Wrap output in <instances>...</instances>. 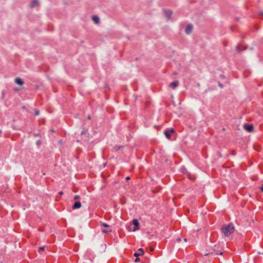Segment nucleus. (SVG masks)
<instances>
[{"label": "nucleus", "mask_w": 263, "mask_h": 263, "mask_svg": "<svg viewBox=\"0 0 263 263\" xmlns=\"http://www.w3.org/2000/svg\"><path fill=\"white\" fill-rule=\"evenodd\" d=\"M222 232L226 236H229L234 231V228L232 224H229L227 226H224L221 229Z\"/></svg>", "instance_id": "nucleus-1"}, {"label": "nucleus", "mask_w": 263, "mask_h": 263, "mask_svg": "<svg viewBox=\"0 0 263 263\" xmlns=\"http://www.w3.org/2000/svg\"><path fill=\"white\" fill-rule=\"evenodd\" d=\"M140 229V223L137 219H133V232H135Z\"/></svg>", "instance_id": "nucleus-2"}, {"label": "nucleus", "mask_w": 263, "mask_h": 263, "mask_svg": "<svg viewBox=\"0 0 263 263\" xmlns=\"http://www.w3.org/2000/svg\"><path fill=\"white\" fill-rule=\"evenodd\" d=\"M40 5L39 0H32L31 2L29 5L30 8H34L39 7Z\"/></svg>", "instance_id": "nucleus-3"}, {"label": "nucleus", "mask_w": 263, "mask_h": 263, "mask_svg": "<svg viewBox=\"0 0 263 263\" xmlns=\"http://www.w3.org/2000/svg\"><path fill=\"white\" fill-rule=\"evenodd\" d=\"M175 132L174 129L173 128H171L169 130H166L164 131V134L166 136V137L170 139L171 138V134L174 133Z\"/></svg>", "instance_id": "nucleus-4"}, {"label": "nucleus", "mask_w": 263, "mask_h": 263, "mask_svg": "<svg viewBox=\"0 0 263 263\" xmlns=\"http://www.w3.org/2000/svg\"><path fill=\"white\" fill-rule=\"evenodd\" d=\"M164 13L165 17H166V18L168 20H170L171 18V16L173 14V12L172 11H171L170 10H165L164 11Z\"/></svg>", "instance_id": "nucleus-5"}, {"label": "nucleus", "mask_w": 263, "mask_h": 263, "mask_svg": "<svg viewBox=\"0 0 263 263\" xmlns=\"http://www.w3.org/2000/svg\"><path fill=\"white\" fill-rule=\"evenodd\" d=\"M245 129L249 132H251L253 130V126L251 124H245L243 125Z\"/></svg>", "instance_id": "nucleus-6"}, {"label": "nucleus", "mask_w": 263, "mask_h": 263, "mask_svg": "<svg viewBox=\"0 0 263 263\" xmlns=\"http://www.w3.org/2000/svg\"><path fill=\"white\" fill-rule=\"evenodd\" d=\"M193 29V25L192 24H189V25H187V26H186V27L185 28V32L186 33V34H189L192 31Z\"/></svg>", "instance_id": "nucleus-7"}, {"label": "nucleus", "mask_w": 263, "mask_h": 263, "mask_svg": "<svg viewBox=\"0 0 263 263\" xmlns=\"http://www.w3.org/2000/svg\"><path fill=\"white\" fill-rule=\"evenodd\" d=\"M179 85L178 81H175L170 84V87L173 89H175Z\"/></svg>", "instance_id": "nucleus-8"}, {"label": "nucleus", "mask_w": 263, "mask_h": 263, "mask_svg": "<svg viewBox=\"0 0 263 263\" xmlns=\"http://www.w3.org/2000/svg\"><path fill=\"white\" fill-rule=\"evenodd\" d=\"M81 206L82 205L80 201H76L72 205V208L73 210H76L80 208Z\"/></svg>", "instance_id": "nucleus-9"}, {"label": "nucleus", "mask_w": 263, "mask_h": 263, "mask_svg": "<svg viewBox=\"0 0 263 263\" xmlns=\"http://www.w3.org/2000/svg\"><path fill=\"white\" fill-rule=\"evenodd\" d=\"M92 20L95 23V24L99 25L100 23V19L97 15H93L92 16Z\"/></svg>", "instance_id": "nucleus-10"}, {"label": "nucleus", "mask_w": 263, "mask_h": 263, "mask_svg": "<svg viewBox=\"0 0 263 263\" xmlns=\"http://www.w3.org/2000/svg\"><path fill=\"white\" fill-rule=\"evenodd\" d=\"M15 82L20 85H22L24 84V81L20 78H16L15 79Z\"/></svg>", "instance_id": "nucleus-11"}, {"label": "nucleus", "mask_w": 263, "mask_h": 263, "mask_svg": "<svg viewBox=\"0 0 263 263\" xmlns=\"http://www.w3.org/2000/svg\"><path fill=\"white\" fill-rule=\"evenodd\" d=\"M139 253L140 256H142L144 254V251L142 248L139 249L137 252Z\"/></svg>", "instance_id": "nucleus-12"}, {"label": "nucleus", "mask_w": 263, "mask_h": 263, "mask_svg": "<svg viewBox=\"0 0 263 263\" xmlns=\"http://www.w3.org/2000/svg\"><path fill=\"white\" fill-rule=\"evenodd\" d=\"M122 147V146H119L116 145V146H114V148L115 149V150L116 151H119L120 148H121Z\"/></svg>", "instance_id": "nucleus-13"}, {"label": "nucleus", "mask_w": 263, "mask_h": 263, "mask_svg": "<svg viewBox=\"0 0 263 263\" xmlns=\"http://www.w3.org/2000/svg\"><path fill=\"white\" fill-rule=\"evenodd\" d=\"M101 224L102 226H103L104 227H106V228L109 227V225L106 223H103L102 222H101Z\"/></svg>", "instance_id": "nucleus-14"}, {"label": "nucleus", "mask_w": 263, "mask_h": 263, "mask_svg": "<svg viewBox=\"0 0 263 263\" xmlns=\"http://www.w3.org/2000/svg\"><path fill=\"white\" fill-rule=\"evenodd\" d=\"M46 246H43V247H41L39 248V251H43L44 250Z\"/></svg>", "instance_id": "nucleus-15"}, {"label": "nucleus", "mask_w": 263, "mask_h": 263, "mask_svg": "<svg viewBox=\"0 0 263 263\" xmlns=\"http://www.w3.org/2000/svg\"><path fill=\"white\" fill-rule=\"evenodd\" d=\"M36 144L37 146H40V145L41 144V140H37V141L36 142Z\"/></svg>", "instance_id": "nucleus-16"}, {"label": "nucleus", "mask_w": 263, "mask_h": 263, "mask_svg": "<svg viewBox=\"0 0 263 263\" xmlns=\"http://www.w3.org/2000/svg\"><path fill=\"white\" fill-rule=\"evenodd\" d=\"M80 198L79 195H75L73 197L74 200H77Z\"/></svg>", "instance_id": "nucleus-17"}, {"label": "nucleus", "mask_w": 263, "mask_h": 263, "mask_svg": "<svg viewBox=\"0 0 263 263\" xmlns=\"http://www.w3.org/2000/svg\"><path fill=\"white\" fill-rule=\"evenodd\" d=\"M40 113V110H36L35 111V115L36 116L39 115Z\"/></svg>", "instance_id": "nucleus-18"}, {"label": "nucleus", "mask_w": 263, "mask_h": 263, "mask_svg": "<svg viewBox=\"0 0 263 263\" xmlns=\"http://www.w3.org/2000/svg\"><path fill=\"white\" fill-rule=\"evenodd\" d=\"M87 132V131L83 130V131H82V132L81 133V135H86Z\"/></svg>", "instance_id": "nucleus-19"}, {"label": "nucleus", "mask_w": 263, "mask_h": 263, "mask_svg": "<svg viewBox=\"0 0 263 263\" xmlns=\"http://www.w3.org/2000/svg\"><path fill=\"white\" fill-rule=\"evenodd\" d=\"M134 255L136 257H138L139 256H140L139 253H138L137 252H136L134 253Z\"/></svg>", "instance_id": "nucleus-20"}, {"label": "nucleus", "mask_w": 263, "mask_h": 263, "mask_svg": "<svg viewBox=\"0 0 263 263\" xmlns=\"http://www.w3.org/2000/svg\"><path fill=\"white\" fill-rule=\"evenodd\" d=\"M102 232L104 233H108V232H111V230H103Z\"/></svg>", "instance_id": "nucleus-21"}, {"label": "nucleus", "mask_w": 263, "mask_h": 263, "mask_svg": "<svg viewBox=\"0 0 263 263\" xmlns=\"http://www.w3.org/2000/svg\"><path fill=\"white\" fill-rule=\"evenodd\" d=\"M140 261V258L138 257H136V258L135 259V262H138Z\"/></svg>", "instance_id": "nucleus-22"}, {"label": "nucleus", "mask_w": 263, "mask_h": 263, "mask_svg": "<svg viewBox=\"0 0 263 263\" xmlns=\"http://www.w3.org/2000/svg\"><path fill=\"white\" fill-rule=\"evenodd\" d=\"M34 136L35 137H39L40 136V134L39 133H37V134H34Z\"/></svg>", "instance_id": "nucleus-23"}, {"label": "nucleus", "mask_w": 263, "mask_h": 263, "mask_svg": "<svg viewBox=\"0 0 263 263\" xmlns=\"http://www.w3.org/2000/svg\"><path fill=\"white\" fill-rule=\"evenodd\" d=\"M86 135L87 137L89 139V136H90L89 134L87 132L86 134Z\"/></svg>", "instance_id": "nucleus-24"}, {"label": "nucleus", "mask_w": 263, "mask_h": 263, "mask_svg": "<svg viewBox=\"0 0 263 263\" xmlns=\"http://www.w3.org/2000/svg\"><path fill=\"white\" fill-rule=\"evenodd\" d=\"M129 231V232H130L131 231V229H130V225L128 226V227L127 228Z\"/></svg>", "instance_id": "nucleus-25"}, {"label": "nucleus", "mask_w": 263, "mask_h": 263, "mask_svg": "<svg viewBox=\"0 0 263 263\" xmlns=\"http://www.w3.org/2000/svg\"><path fill=\"white\" fill-rule=\"evenodd\" d=\"M260 190L263 192V184L260 187Z\"/></svg>", "instance_id": "nucleus-26"}, {"label": "nucleus", "mask_w": 263, "mask_h": 263, "mask_svg": "<svg viewBox=\"0 0 263 263\" xmlns=\"http://www.w3.org/2000/svg\"><path fill=\"white\" fill-rule=\"evenodd\" d=\"M130 179V177L129 176H128L126 178V180H129Z\"/></svg>", "instance_id": "nucleus-27"}, {"label": "nucleus", "mask_w": 263, "mask_h": 263, "mask_svg": "<svg viewBox=\"0 0 263 263\" xmlns=\"http://www.w3.org/2000/svg\"><path fill=\"white\" fill-rule=\"evenodd\" d=\"M59 143L60 144H62V143H63L62 141L61 140H59Z\"/></svg>", "instance_id": "nucleus-28"}, {"label": "nucleus", "mask_w": 263, "mask_h": 263, "mask_svg": "<svg viewBox=\"0 0 263 263\" xmlns=\"http://www.w3.org/2000/svg\"><path fill=\"white\" fill-rule=\"evenodd\" d=\"M63 193H63V191H61V192H60L59 193V194L60 195H62L63 194Z\"/></svg>", "instance_id": "nucleus-29"}, {"label": "nucleus", "mask_w": 263, "mask_h": 263, "mask_svg": "<svg viewBox=\"0 0 263 263\" xmlns=\"http://www.w3.org/2000/svg\"><path fill=\"white\" fill-rule=\"evenodd\" d=\"M4 96H5L4 91H3V92H2V98H4Z\"/></svg>", "instance_id": "nucleus-30"}, {"label": "nucleus", "mask_w": 263, "mask_h": 263, "mask_svg": "<svg viewBox=\"0 0 263 263\" xmlns=\"http://www.w3.org/2000/svg\"><path fill=\"white\" fill-rule=\"evenodd\" d=\"M149 249H150V251H153L154 250V248H153V247H151L149 248Z\"/></svg>", "instance_id": "nucleus-31"}, {"label": "nucleus", "mask_w": 263, "mask_h": 263, "mask_svg": "<svg viewBox=\"0 0 263 263\" xmlns=\"http://www.w3.org/2000/svg\"><path fill=\"white\" fill-rule=\"evenodd\" d=\"M219 86L221 88H222V87H223V85H222V84H221V83H219Z\"/></svg>", "instance_id": "nucleus-32"}, {"label": "nucleus", "mask_w": 263, "mask_h": 263, "mask_svg": "<svg viewBox=\"0 0 263 263\" xmlns=\"http://www.w3.org/2000/svg\"><path fill=\"white\" fill-rule=\"evenodd\" d=\"M87 119H88V120H90V119H91V116H90V115L88 116V117H87Z\"/></svg>", "instance_id": "nucleus-33"}, {"label": "nucleus", "mask_w": 263, "mask_h": 263, "mask_svg": "<svg viewBox=\"0 0 263 263\" xmlns=\"http://www.w3.org/2000/svg\"><path fill=\"white\" fill-rule=\"evenodd\" d=\"M103 165L104 167H105L106 165V163H104Z\"/></svg>", "instance_id": "nucleus-34"}, {"label": "nucleus", "mask_w": 263, "mask_h": 263, "mask_svg": "<svg viewBox=\"0 0 263 263\" xmlns=\"http://www.w3.org/2000/svg\"><path fill=\"white\" fill-rule=\"evenodd\" d=\"M177 240H178V242H180L181 241V239L179 238L177 239Z\"/></svg>", "instance_id": "nucleus-35"}, {"label": "nucleus", "mask_w": 263, "mask_h": 263, "mask_svg": "<svg viewBox=\"0 0 263 263\" xmlns=\"http://www.w3.org/2000/svg\"><path fill=\"white\" fill-rule=\"evenodd\" d=\"M216 254H220V255H221L222 254V253L220 252V253H219L218 252H217Z\"/></svg>", "instance_id": "nucleus-36"}, {"label": "nucleus", "mask_w": 263, "mask_h": 263, "mask_svg": "<svg viewBox=\"0 0 263 263\" xmlns=\"http://www.w3.org/2000/svg\"><path fill=\"white\" fill-rule=\"evenodd\" d=\"M260 15H262V16H263V12H260Z\"/></svg>", "instance_id": "nucleus-37"}, {"label": "nucleus", "mask_w": 263, "mask_h": 263, "mask_svg": "<svg viewBox=\"0 0 263 263\" xmlns=\"http://www.w3.org/2000/svg\"><path fill=\"white\" fill-rule=\"evenodd\" d=\"M184 241H185V242H186V241H187V239H186V238H184Z\"/></svg>", "instance_id": "nucleus-38"}, {"label": "nucleus", "mask_w": 263, "mask_h": 263, "mask_svg": "<svg viewBox=\"0 0 263 263\" xmlns=\"http://www.w3.org/2000/svg\"><path fill=\"white\" fill-rule=\"evenodd\" d=\"M22 108H23V109H25V106H23Z\"/></svg>", "instance_id": "nucleus-39"}, {"label": "nucleus", "mask_w": 263, "mask_h": 263, "mask_svg": "<svg viewBox=\"0 0 263 263\" xmlns=\"http://www.w3.org/2000/svg\"><path fill=\"white\" fill-rule=\"evenodd\" d=\"M13 128L14 129H16V128H15V126H13Z\"/></svg>", "instance_id": "nucleus-40"}, {"label": "nucleus", "mask_w": 263, "mask_h": 263, "mask_svg": "<svg viewBox=\"0 0 263 263\" xmlns=\"http://www.w3.org/2000/svg\"><path fill=\"white\" fill-rule=\"evenodd\" d=\"M43 122H45V119L43 120Z\"/></svg>", "instance_id": "nucleus-41"}, {"label": "nucleus", "mask_w": 263, "mask_h": 263, "mask_svg": "<svg viewBox=\"0 0 263 263\" xmlns=\"http://www.w3.org/2000/svg\"><path fill=\"white\" fill-rule=\"evenodd\" d=\"M2 131L0 130V134L1 133Z\"/></svg>", "instance_id": "nucleus-42"}]
</instances>
